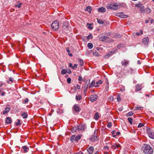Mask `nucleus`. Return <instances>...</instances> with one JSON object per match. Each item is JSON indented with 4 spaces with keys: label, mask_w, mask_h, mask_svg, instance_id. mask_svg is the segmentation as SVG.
<instances>
[{
    "label": "nucleus",
    "mask_w": 154,
    "mask_h": 154,
    "mask_svg": "<svg viewBox=\"0 0 154 154\" xmlns=\"http://www.w3.org/2000/svg\"><path fill=\"white\" fill-rule=\"evenodd\" d=\"M117 100L118 101H121V99L120 98V97L119 96V95L117 96Z\"/></svg>",
    "instance_id": "nucleus-55"
},
{
    "label": "nucleus",
    "mask_w": 154,
    "mask_h": 154,
    "mask_svg": "<svg viewBox=\"0 0 154 154\" xmlns=\"http://www.w3.org/2000/svg\"><path fill=\"white\" fill-rule=\"evenodd\" d=\"M68 26L69 25L68 22L67 21H65L63 23V29H65L68 27Z\"/></svg>",
    "instance_id": "nucleus-18"
},
{
    "label": "nucleus",
    "mask_w": 154,
    "mask_h": 154,
    "mask_svg": "<svg viewBox=\"0 0 154 154\" xmlns=\"http://www.w3.org/2000/svg\"><path fill=\"white\" fill-rule=\"evenodd\" d=\"M22 4L21 3H20L18 5L16 4L15 5V6L16 7H18L19 8H20L21 7V5Z\"/></svg>",
    "instance_id": "nucleus-45"
},
{
    "label": "nucleus",
    "mask_w": 154,
    "mask_h": 154,
    "mask_svg": "<svg viewBox=\"0 0 154 154\" xmlns=\"http://www.w3.org/2000/svg\"><path fill=\"white\" fill-rule=\"evenodd\" d=\"M121 63L122 65L125 66H126L128 64V61L126 60L122 61Z\"/></svg>",
    "instance_id": "nucleus-23"
},
{
    "label": "nucleus",
    "mask_w": 154,
    "mask_h": 154,
    "mask_svg": "<svg viewBox=\"0 0 154 154\" xmlns=\"http://www.w3.org/2000/svg\"><path fill=\"white\" fill-rule=\"evenodd\" d=\"M90 83V80H87L86 82V85L85 86H88V84Z\"/></svg>",
    "instance_id": "nucleus-48"
},
{
    "label": "nucleus",
    "mask_w": 154,
    "mask_h": 154,
    "mask_svg": "<svg viewBox=\"0 0 154 154\" xmlns=\"http://www.w3.org/2000/svg\"><path fill=\"white\" fill-rule=\"evenodd\" d=\"M120 134V132H116V134L117 135H119Z\"/></svg>",
    "instance_id": "nucleus-62"
},
{
    "label": "nucleus",
    "mask_w": 154,
    "mask_h": 154,
    "mask_svg": "<svg viewBox=\"0 0 154 154\" xmlns=\"http://www.w3.org/2000/svg\"><path fill=\"white\" fill-rule=\"evenodd\" d=\"M147 133L148 134L149 137L152 139H154V132L152 131L149 128L147 127Z\"/></svg>",
    "instance_id": "nucleus-5"
},
{
    "label": "nucleus",
    "mask_w": 154,
    "mask_h": 154,
    "mask_svg": "<svg viewBox=\"0 0 154 154\" xmlns=\"http://www.w3.org/2000/svg\"><path fill=\"white\" fill-rule=\"evenodd\" d=\"M94 148L93 146H91L87 150L88 152L90 154H92L94 151Z\"/></svg>",
    "instance_id": "nucleus-16"
},
{
    "label": "nucleus",
    "mask_w": 154,
    "mask_h": 154,
    "mask_svg": "<svg viewBox=\"0 0 154 154\" xmlns=\"http://www.w3.org/2000/svg\"><path fill=\"white\" fill-rule=\"evenodd\" d=\"M28 101H29L28 99V98H26V99L23 102V103L25 104V103H27L28 102Z\"/></svg>",
    "instance_id": "nucleus-52"
},
{
    "label": "nucleus",
    "mask_w": 154,
    "mask_h": 154,
    "mask_svg": "<svg viewBox=\"0 0 154 154\" xmlns=\"http://www.w3.org/2000/svg\"><path fill=\"white\" fill-rule=\"evenodd\" d=\"M5 92H2L1 94V95L2 96H4L5 95Z\"/></svg>",
    "instance_id": "nucleus-59"
},
{
    "label": "nucleus",
    "mask_w": 154,
    "mask_h": 154,
    "mask_svg": "<svg viewBox=\"0 0 154 154\" xmlns=\"http://www.w3.org/2000/svg\"><path fill=\"white\" fill-rule=\"evenodd\" d=\"M66 51L68 53H69L70 52V51L69 50V48H66Z\"/></svg>",
    "instance_id": "nucleus-63"
},
{
    "label": "nucleus",
    "mask_w": 154,
    "mask_h": 154,
    "mask_svg": "<svg viewBox=\"0 0 154 154\" xmlns=\"http://www.w3.org/2000/svg\"><path fill=\"white\" fill-rule=\"evenodd\" d=\"M71 79L70 78H69L67 79V81L68 83L70 84L71 82Z\"/></svg>",
    "instance_id": "nucleus-46"
},
{
    "label": "nucleus",
    "mask_w": 154,
    "mask_h": 154,
    "mask_svg": "<svg viewBox=\"0 0 154 154\" xmlns=\"http://www.w3.org/2000/svg\"><path fill=\"white\" fill-rule=\"evenodd\" d=\"M67 72L66 70L65 69H63L61 71V74L62 75H64Z\"/></svg>",
    "instance_id": "nucleus-33"
},
{
    "label": "nucleus",
    "mask_w": 154,
    "mask_h": 154,
    "mask_svg": "<svg viewBox=\"0 0 154 154\" xmlns=\"http://www.w3.org/2000/svg\"><path fill=\"white\" fill-rule=\"evenodd\" d=\"M84 88V90L85 91V93L87 91V89H88V86L87 85V86H85Z\"/></svg>",
    "instance_id": "nucleus-49"
},
{
    "label": "nucleus",
    "mask_w": 154,
    "mask_h": 154,
    "mask_svg": "<svg viewBox=\"0 0 154 154\" xmlns=\"http://www.w3.org/2000/svg\"><path fill=\"white\" fill-rule=\"evenodd\" d=\"M67 72L66 73H68L69 74H70L72 73V72L71 71L70 69H68V70H66Z\"/></svg>",
    "instance_id": "nucleus-53"
},
{
    "label": "nucleus",
    "mask_w": 154,
    "mask_h": 154,
    "mask_svg": "<svg viewBox=\"0 0 154 154\" xmlns=\"http://www.w3.org/2000/svg\"><path fill=\"white\" fill-rule=\"evenodd\" d=\"M82 98V97L80 95H76L75 97V99L77 100H79Z\"/></svg>",
    "instance_id": "nucleus-31"
},
{
    "label": "nucleus",
    "mask_w": 154,
    "mask_h": 154,
    "mask_svg": "<svg viewBox=\"0 0 154 154\" xmlns=\"http://www.w3.org/2000/svg\"><path fill=\"white\" fill-rule=\"evenodd\" d=\"M99 117V113L98 112H96L95 113L94 116V118L96 120H97Z\"/></svg>",
    "instance_id": "nucleus-27"
},
{
    "label": "nucleus",
    "mask_w": 154,
    "mask_h": 154,
    "mask_svg": "<svg viewBox=\"0 0 154 154\" xmlns=\"http://www.w3.org/2000/svg\"><path fill=\"white\" fill-rule=\"evenodd\" d=\"M116 15L122 18H126L128 17L127 15L125 14L122 12L117 13H116Z\"/></svg>",
    "instance_id": "nucleus-8"
},
{
    "label": "nucleus",
    "mask_w": 154,
    "mask_h": 154,
    "mask_svg": "<svg viewBox=\"0 0 154 154\" xmlns=\"http://www.w3.org/2000/svg\"><path fill=\"white\" fill-rule=\"evenodd\" d=\"M93 38V36H92L91 34H89L87 37V39H89L90 38Z\"/></svg>",
    "instance_id": "nucleus-47"
},
{
    "label": "nucleus",
    "mask_w": 154,
    "mask_h": 154,
    "mask_svg": "<svg viewBox=\"0 0 154 154\" xmlns=\"http://www.w3.org/2000/svg\"><path fill=\"white\" fill-rule=\"evenodd\" d=\"M140 33L138 32L133 33V36L135 38V35L139 36L140 35L143 34V32L142 30H140Z\"/></svg>",
    "instance_id": "nucleus-20"
},
{
    "label": "nucleus",
    "mask_w": 154,
    "mask_h": 154,
    "mask_svg": "<svg viewBox=\"0 0 154 154\" xmlns=\"http://www.w3.org/2000/svg\"><path fill=\"white\" fill-rule=\"evenodd\" d=\"M119 7V4L113 2L111 4H108L107 5L106 7L108 9L117 10Z\"/></svg>",
    "instance_id": "nucleus-3"
},
{
    "label": "nucleus",
    "mask_w": 154,
    "mask_h": 154,
    "mask_svg": "<svg viewBox=\"0 0 154 154\" xmlns=\"http://www.w3.org/2000/svg\"><path fill=\"white\" fill-rule=\"evenodd\" d=\"M77 129V128L76 127H74L71 128V132L72 133H74L76 131Z\"/></svg>",
    "instance_id": "nucleus-30"
},
{
    "label": "nucleus",
    "mask_w": 154,
    "mask_h": 154,
    "mask_svg": "<svg viewBox=\"0 0 154 154\" xmlns=\"http://www.w3.org/2000/svg\"><path fill=\"white\" fill-rule=\"evenodd\" d=\"M109 88V85H108V83H107V84H106V86L105 88V89L106 91L108 90V89Z\"/></svg>",
    "instance_id": "nucleus-44"
},
{
    "label": "nucleus",
    "mask_w": 154,
    "mask_h": 154,
    "mask_svg": "<svg viewBox=\"0 0 154 154\" xmlns=\"http://www.w3.org/2000/svg\"><path fill=\"white\" fill-rule=\"evenodd\" d=\"M76 88L77 89H79L80 88V86L78 85H77Z\"/></svg>",
    "instance_id": "nucleus-58"
},
{
    "label": "nucleus",
    "mask_w": 154,
    "mask_h": 154,
    "mask_svg": "<svg viewBox=\"0 0 154 154\" xmlns=\"http://www.w3.org/2000/svg\"><path fill=\"white\" fill-rule=\"evenodd\" d=\"M79 63H80V65L81 66H82L83 65H84V62H83V60H82L81 59V58H79Z\"/></svg>",
    "instance_id": "nucleus-28"
},
{
    "label": "nucleus",
    "mask_w": 154,
    "mask_h": 154,
    "mask_svg": "<svg viewBox=\"0 0 154 154\" xmlns=\"http://www.w3.org/2000/svg\"><path fill=\"white\" fill-rule=\"evenodd\" d=\"M87 46L89 49H91L92 48L93 45L91 43H89L88 44Z\"/></svg>",
    "instance_id": "nucleus-29"
},
{
    "label": "nucleus",
    "mask_w": 154,
    "mask_h": 154,
    "mask_svg": "<svg viewBox=\"0 0 154 154\" xmlns=\"http://www.w3.org/2000/svg\"><path fill=\"white\" fill-rule=\"evenodd\" d=\"M11 109V108L10 107H6L5 108V110L3 111V114H6L8 113L10 110Z\"/></svg>",
    "instance_id": "nucleus-13"
},
{
    "label": "nucleus",
    "mask_w": 154,
    "mask_h": 154,
    "mask_svg": "<svg viewBox=\"0 0 154 154\" xmlns=\"http://www.w3.org/2000/svg\"><path fill=\"white\" fill-rule=\"evenodd\" d=\"M149 40L148 37L144 38L143 39V43L145 45H148Z\"/></svg>",
    "instance_id": "nucleus-11"
},
{
    "label": "nucleus",
    "mask_w": 154,
    "mask_h": 154,
    "mask_svg": "<svg viewBox=\"0 0 154 154\" xmlns=\"http://www.w3.org/2000/svg\"><path fill=\"white\" fill-rule=\"evenodd\" d=\"M11 122L12 121L10 118L9 117H7L6 118L5 121L6 124H10L11 123Z\"/></svg>",
    "instance_id": "nucleus-15"
},
{
    "label": "nucleus",
    "mask_w": 154,
    "mask_h": 154,
    "mask_svg": "<svg viewBox=\"0 0 154 154\" xmlns=\"http://www.w3.org/2000/svg\"><path fill=\"white\" fill-rule=\"evenodd\" d=\"M151 11V10L149 8H146V9H145L144 12L146 13L147 14H148L150 13Z\"/></svg>",
    "instance_id": "nucleus-32"
},
{
    "label": "nucleus",
    "mask_w": 154,
    "mask_h": 154,
    "mask_svg": "<svg viewBox=\"0 0 154 154\" xmlns=\"http://www.w3.org/2000/svg\"><path fill=\"white\" fill-rule=\"evenodd\" d=\"M116 38H120L121 37V35L119 34H116L115 36Z\"/></svg>",
    "instance_id": "nucleus-50"
},
{
    "label": "nucleus",
    "mask_w": 154,
    "mask_h": 154,
    "mask_svg": "<svg viewBox=\"0 0 154 154\" xmlns=\"http://www.w3.org/2000/svg\"><path fill=\"white\" fill-rule=\"evenodd\" d=\"M145 10V9H144L143 7H140V10L141 12L143 13L144 12Z\"/></svg>",
    "instance_id": "nucleus-41"
},
{
    "label": "nucleus",
    "mask_w": 154,
    "mask_h": 154,
    "mask_svg": "<svg viewBox=\"0 0 154 154\" xmlns=\"http://www.w3.org/2000/svg\"><path fill=\"white\" fill-rule=\"evenodd\" d=\"M14 80L13 78L12 77H10L9 78V79L7 81V82L8 83L10 84L13 82Z\"/></svg>",
    "instance_id": "nucleus-24"
},
{
    "label": "nucleus",
    "mask_w": 154,
    "mask_h": 154,
    "mask_svg": "<svg viewBox=\"0 0 154 154\" xmlns=\"http://www.w3.org/2000/svg\"><path fill=\"white\" fill-rule=\"evenodd\" d=\"M78 80L80 81H82V78L81 76H79Z\"/></svg>",
    "instance_id": "nucleus-54"
},
{
    "label": "nucleus",
    "mask_w": 154,
    "mask_h": 154,
    "mask_svg": "<svg viewBox=\"0 0 154 154\" xmlns=\"http://www.w3.org/2000/svg\"><path fill=\"white\" fill-rule=\"evenodd\" d=\"M95 84V81L94 80H93L91 82V83L90 85L89 86V88H90L94 87Z\"/></svg>",
    "instance_id": "nucleus-19"
},
{
    "label": "nucleus",
    "mask_w": 154,
    "mask_h": 154,
    "mask_svg": "<svg viewBox=\"0 0 154 154\" xmlns=\"http://www.w3.org/2000/svg\"><path fill=\"white\" fill-rule=\"evenodd\" d=\"M81 137V136L80 135H78L76 137L75 135H72L70 137V140L72 143L75 141L77 142L80 139Z\"/></svg>",
    "instance_id": "nucleus-6"
},
{
    "label": "nucleus",
    "mask_w": 154,
    "mask_h": 154,
    "mask_svg": "<svg viewBox=\"0 0 154 154\" xmlns=\"http://www.w3.org/2000/svg\"><path fill=\"white\" fill-rule=\"evenodd\" d=\"M69 66L70 67H71L72 68V64L71 63H69Z\"/></svg>",
    "instance_id": "nucleus-60"
},
{
    "label": "nucleus",
    "mask_w": 154,
    "mask_h": 154,
    "mask_svg": "<svg viewBox=\"0 0 154 154\" xmlns=\"http://www.w3.org/2000/svg\"><path fill=\"white\" fill-rule=\"evenodd\" d=\"M97 134L94 131V134L92 135L90 139L92 141H97L98 140L97 136H96Z\"/></svg>",
    "instance_id": "nucleus-9"
},
{
    "label": "nucleus",
    "mask_w": 154,
    "mask_h": 154,
    "mask_svg": "<svg viewBox=\"0 0 154 154\" xmlns=\"http://www.w3.org/2000/svg\"><path fill=\"white\" fill-rule=\"evenodd\" d=\"M22 116L23 119L26 118L27 117V113L23 112L22 114Z\"/></svg>",
    "instance_id": "nucleus-26"
},
{
    "label": "nucleus",
    "mask_w": 154,
    "mask_h": 154,
    "mask_svg": "<svg viewBox=\"0 0 154 154\" xmlns=\"http://www.w3.org/2000/svg\"><path fill=\"white\" fill-rule=\"evenodd\" d=\"M112 133L113 134H114L116 133V131H112Z\"/></svg>",
    "instance_id": "nucleus-61"
},
{
    "label": "nucleus",
    "mask_w": 154,
    "mask_h": 154,
    "mask_svg": "<svg viewBox=\"0 0 154 154\" xmlns=\"http://www.w3.org/2000/svg\"><path fill=\"white\" fill-rule=\"evenodd\" d=\"M142 88V87L141 85H139V84L136 85V91H140Z\"/></svg>",
    "instance_id": "nucleus-22"
},
{
    "label": "nucleus",
    "mask_w": 154,
    "mask_h": 154,
    "mask_svg": "<svg viewBox=\"0 0 154 154\" xmlns=\"http://www.w3.org/2000/svg\"><path fill=\"white\" fill-rule=\"evenodd\" d=\"M143 151L145 154H151L153 153V150L149 145L144 144Z\"/></svg>",
    "instance_id": "nucleus-1"
},
{
    "label": "nucleus",
    "mask_w": 154,
    "mask_h": 154,
    "mask_svg": "<svg viewBox=\"0 0 154 154\" xmlns=\"http://www.w3.org/2000/svg\"><path fill=\"white\" fill-rule=\"evenodd\" d=\"M17 121H18V122L17 123H16L15 124V125L16 126H18L20 125H21V124L20 123V120L19 119H17Z\"/></svg>",
    "instance_id": "nucleus-34"
},
{
    "label": "nucleus",
    "mask_w": 154,
    "mask_h": 154,
    "mask_svg": "<svg viewBox=\"0 0 154 154\" xmlns=\"http://www.w3.org/2000/svg\"><path fill=\"white\" fill-rule=\"evenodd\" d=\"M97 22L99 24H103L104 22L101 19H98L97 20Z\"/></svg>",
    "instance_id": "nucleus-38"
},
{
    "label": "nucleus",
    "mask_w": 154,
    "mask_h": 154,
    "mask_svg": "<svg viewBox=\"0 0 154 154\" xmlns=\"http://www.w3.org/2000/svg\"><path fill=\"white\" fill-rule=\"evenodd\" d=\"M68 55L69 56H72V54H71V53H68Z\"/></svg>",
    "instance_id": "nucleus-64"
},
{
    "label": "nucleus",
    "mask_w": 154,
    "mask_h": 154,
    "mask_svg": "<svg viewBox=\"0 0 154 154\" xmlns=\"http://www.w3.org/2000/svg\"><path fill=\"white\" fill-rule=\"evenodd\" d=\"M59 24L58 21H54L51 24L52 28L54 30H57L59 28Z\"/></svg>",
    "instance_id": "nucleus-4"
},
{
    "label": "nucleus",
    "mask_w": 154,
    "mask_h": 154,
    "mask_svg": "<svg viewBox=\"0 0 154 154\" xmlns=\"http://www.w3.org/2000/svg\"><path fill=\"white\" fill-rule=\"evenodd\" d=\"M22 148L23 149V152L24 153H26L28 152L29 149V147L26 146H23Z\"/></svg>",
    "instance_id": "nucleus-17"
},
{
    "label": "nucleus",
    "mask_w": 154,
    "mask_h": 154,
    "mask_svg": "<svg viewBox=\"0 0 154 154\" xmlns=\"http://www.w3.org/2000/svg\"><path fill=\"white\" fill-rule=\"evenodd\" d=\"M75 154H83V152L81 151H80L79 152L76 153Z\"/></svg>",
    "instance_id": "nucleus-57"
},
{
    "label": "nucleus",
    "mask_w": 154,
    "mask_h": 154,
    "mask_svg": "<svg viewBox=\"0 0 154 154\" xmlns=\"http://www.w3.org/2000/svg\"><path fill=\"white\" fill-rule=\"evenodd\" d=\"M102 83H103V82L102 81V80H100L99 81L97 82H96V84L97 85H98L99 84H102Z\"/></svg>",
    "instance_id": "nucleus-42"
},
{
    "label": "nucleus",
    "mask_w": 154,
    "mask_h": 154,
    "mask_svg": "<svg viewBox=\"0 0 154 154\" xmlns=\"http://www.w3.org/2000/svg\"><path fill=\"white\" fill-rule=\"evenodd\" d=\"M135 108H136V109H135V110L141 109H143V107L142 106H137Z\"/></svg>",
    "instance_id": "nucleus-43"
},
{
    "label": "nucleus",
    "mask_w": 154,
    "mask_h": 154,
    "mask_svg": "<svg viewBox=\"0 0 154 154\" xmlns=\"http://www.w3.org/2000/svg\"><path fill=\"white\" fill-rule=\"evenodd\" d=\"M86 127L85 124H82L79 125L77 126L78 130L79 131H83L86 128Z\"/></svg>",
    "instance_id": "nucleus-7"
},
{
    "label": "nucleus",
    "mask_w": 154,
    "mask_h": 154,
    "mask_svg": "<svg viewBox=\"0 0 154 154\" xmlns=\"http://www.w3.org/2000/svg\"><path fill=\"white\" fill-rule=\"evenodd\" d=\"M111 54V53H108L107 54H106L103 57V58L104 59H106L108 57H109Z\"/></svg>",
    "instance_id": "nucleus-25"
},
{
    "label": "nucleus",
    "mask_w": 154,
    "mask_h": 154,
    "mask_svg": "<svg viewBox=\"0 0 154 154\" xmlns=\"http://www.w3.org/2000/svg\"><path fill=\"white\" fill-rule=\"evenodd\" d=\"M120 147H121L120 145L118 143L114 144L112 146V148L114 149H119Z\"/></svg>",
    "instance_id": "nucleus-12"
},
{
    "label": "nucleus",
    "mask_w": 154,
    "mask_h": 154,
    "mask_svg": "<svg viewBox=\"0 0 154 154\" xmlns=\"http://www.w3.org/2000/svg\"><path fill=\"white\" fill-rule=\"evenodd\" d=\"M98 37L99 40L103 42H109L111 41V40L110 38L103 34H101L98 35Z\"/></svg>",
    "instance_id": "nucleus-2"
},
{
    "label": "nucleus",
    "mask_w": 154,
    "mask_h": 154,
    "mask_svg": "<svg viewBox=\"0 0 154 154\" xmlns=\"http://www.w3.org/2000/svg\"><path fill=\"white\" fill-rule=\"evenodd\" d=\"M128 120L130 123L131 125L133 123V119L132 118H128Z\"/></svg>",
    "instance_id": "nucleus-35"
},
{
    "label": "nucleus",
    "mask_w": 154,
    "mask_h": 154,
    "mask_svg": "<svg viewBox=\"0 0 154 154\" xmlns=\"http://www.w3.org/2000/svg\"><path fill=\"white\" fill-rule=\"evenodd\" d=\"M98 11L100 12L104 13L106 11V9L105 8L101 7L98 8Z\"/></svg>",
    "instance_id": "nucleus-14"
},
{
    "label": "nucleus",
    "mask_w": 154,
    "mask_h": 154,
    "mask_svg": "<svg viewBox=\"0 0 154 154\" xmlns=\"http://www.w3.org/2000/svg\"><path fill=\"white\" fill-rule=\"evenodd\" d=\"M93 55L96 56H98L99 55V54L98 53V52L95 51L93 53Z\"/></svg>",
    "instance_id": "nucleus-39"
},
{
    "label": "nucleus",
    "mask_w": 154,
    "mask_h": 154,
    "mask_svg": "<svg viewBox=\"0 0 154 154\" xmlns=\"http://www.w3.org/2000/svg\"><path fill=\"white\" fill-rule=\"evenodd\" d=\"M143 126V123H140L138 126V127L140 128V127H142V126Z\"/></svg>",
    "instance_id": "nucleus-51"
},
{
    "label": "nucleus",
    "mask_w": 154,
    "mask_h": 154,
    "mask_svg": "<svg viewBox=\"0 0 154 154\" xmlns=\"http://www.w3.org/2000/svg\"><path fill=\"white\" fill-rule=\"evenodd\" d=\"M90 100L92 102H94L97 100V96L96 94L92 95L90 96Z\"/></svg>",
    "instance_id": "nucleus-10"
},
{
    "label": "nucleus",
    "mask_w": 154,
    "mask_h": 154,
    "mask_svg": "<svg viewBox=\"0 0 154 154\" xmlns=\"http://www.w3.org/2000/svg\"><path fill=\"white\" fill-rule=\"evenodd\" d=\"M77 65L76 64H75L74 66H72V69H74L75 68H77Z\"/></svg>",
    "instance_id": "nucleus-56"
},
{
    "label": "nucleus",
    "mask_w": 154,
    "mask_h": 154,
    "mask_svg": "<svg viewBox=\"0 0 154 154\" xmlns=\"http://www.w3.org/2000/svg\"><path fill=\"white\" fill-rule=\"evenodd\" d=\"M74 108L75 110L77 112H79L80 111V108L76 105L74 106Z\"/></svg>",
    "instance_id": "nucleus-21"
},
{
    "label": "nucleus",
    "mask_w": 154,
    "mask_h": 154,
    "mask_svg": "<svg viewBox=\"0 0 154 154\" xmlns=\"http://www.w3.org/2000/svg\"><path fill=\"white\" fill-rule=\"evenodd\" d=\"M112 126V123L111 122H109L107 125V126L109 128H110Z\"/></svg>",
    "instance_id": "nucleus-40"
},
{
    "label": "nucleus",
    "mask_w": 154,
    "mask_h": 154,
    "mask_svg": "<svg viewBox=\"0 0 154 154\" xmlns=\"http://www.w3.org/2000/svg\"><path fill=\"white\" fill-rule=\"evenodd\" d=\"M134 114V112L132 111H130L128 112L127 114V116H132Z\"/></svg>",
    "instance_id": "nucleus-37"
},
{
    "label": "nucleus",
    "mask_w": 154,
    "mask_h": 154,
    "mask_svg": "<svg viewBox=\"0 0 154 154\" xmlns=\"http://www.w3.org/2000/svg\"><path fill=\"white\" fill-rule=\"evenodd\" d=\"M92 9L91 7L88 6L86 7V8L85 9V11H89L90 10H91Z\"/></svg>",
    "instance_id": "nucleus-36"
}]
</instances>
